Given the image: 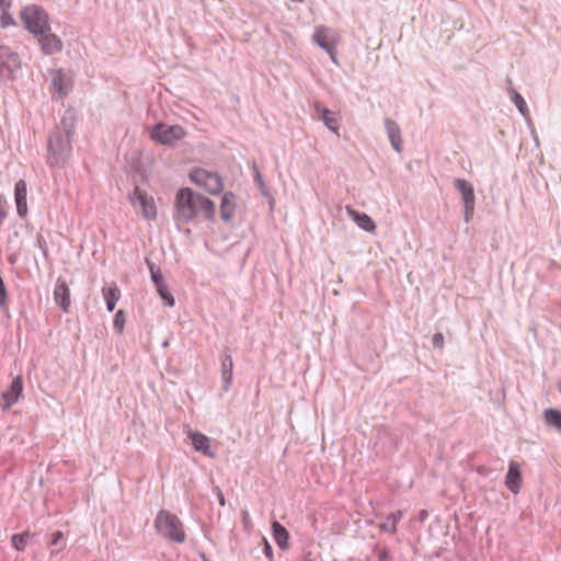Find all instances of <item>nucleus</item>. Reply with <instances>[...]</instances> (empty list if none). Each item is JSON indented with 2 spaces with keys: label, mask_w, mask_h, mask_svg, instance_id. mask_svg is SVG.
<instances>
[{
  "label": "nucleus",
  "mask_w": 561,
  "mask_h": 561,
  "mask_svg": "<svg viewBox=\"0 0 561 561\" xmlns=\"http://www.w3.org/2000/svg\"><path fill=\"white\" fill-rule=\"evenodd\" d=\"M173 220L176 226L198 220L216 221V205L207 196L191 187H181L175 194Z\"/></svg>",
  "instance_id": "f257e3e1"
},
{
  "label": "nucleus",
  "mask_w": 561,
  "mask_h": 561,
  "mask_svg": "<svg viewBox=\"0 0 561 561\" xmlns=\"http://www.w3.org/2000/svg\"><path fill=\"white\" fill-rule=\"evenodd\" d=\"M72 151V140L65 133L50 131L47 140V163L54 168H62Z\"/></svg>",
  "instance_id": "f03ea898"
},
{
  "label": "nucleus",
  "mask_w": 561,
  "mask_h": 561,
  "mask_svg": "<svg viewBox=\"0 0 561 561\" xmlns=\"http://www.w3.org/2000/svg\"><path fill=\"white\" fill-rule=\"evenodd\" d=\"M154 528L161 537L169 541L183 543L186 539L182 522L175 514L167 510H161L157 514Z\"/></svg>",
  "instance_id": "7ed1b4c3"
},
{
  "label": "nucleus",
  "mask_w": 561,
  "mask_h": 561,
  "mask_svg": "<svg viewBox=\"0 0 561 561\" xmlns=\"http://www.w3.org/2000/svg\"><path fill=\"white\" fill-rule=\"evenodd\" d=\"M20 19L31 34L37 36L50 31L49 15L47 11L37 4H28L21 9Z\"/></svg>",
  "instance_id": "20e7f679"
},
{
  "label": "nucleus",
  "mask_w": 561,
  "mask_h": 561,
  "mask_svg": "<svg viewBox=\"0 0 561 561\" xmlns=\"http://www.w3.org/2000/svg\"><path fill=\"white\" fill-rule=\"evenodd\" d=\"M185 135L186 131L182 126L168 125L163 123L156 124L150 131V137L152 140L168 146H171L178 140L183 139Z\"/></svg>",
  "instance_id": "39448f33"
},
{
  "label": "nucleus",
  "mask_w": 561,
  "mask_h": 561,
  "mask_svg": "<svg viewBox=\"0 0 561 561\" xmlns=\"http://www.w3.org/2000/svg\"><path fill=\"white\" fill-rule=\"evenodd\" d=\"M127 198L134 206L139 205L141 209V216L146 220H153L157 218V207L154 199L145 190L135 185L134 188L128 193Z\"/></svg>",
  "instance_id": "423d86ee"
},
{
  "label": "nucleus",
  "mask_w": 561,
  "mask_h": 561,
  "mask_svg": "<svg viewBox=\"0 0 561 561\" xmlns=\"http://www.w3.org/2000/svg\"><path fill=\"white\" fill-rule=\"evenodd\" d=\"M21 68V58L7 45H0V81L14 79V73Z\"/></svg>",
  "instance_id": "0eeeda50"
},
{
  "label": "nucleus",
  "mask_w": 561,
  "mask_h": 561,
  "mask_svg": "<svg viewBox=\"0 0 561 561\" xmlns=\"http://www.w3.org/2000/svg\"><path fill=\"white\" fill-rule=\"evenodd\" d=\"M22 393L23 378L22 376H16L13 378L11 385L1 393V410L8 411L12 405H14L19 401Z\"/></svg>",
  "instance_id": "6e6552de"
},
{
  "label": "nucleus",
  "mask_w": 561,
  "mask_h": 561,
  "mask_svg": "<svg viewBox=\"0 0 561 561\" xmlns=\"http://www.w3.org/2000/svg\"><path fill=\"white\" fill-rule=\"evenodd\" d=\"M331 30L327 26H319L316 28L312 39L317 43L325 53L329 54L331 60L336 64V49L335 44L330 41L329 33Z\"/></svg>",
  "instance_id": "1a4fd4ad"
},
{
  "label": "nucleus",
  "mask_w": 561,
  "mask_h": 561,
  "mask_svg": "<svg viewBox=\"0 0 561 561\" xmlns=\"http://www.w3.org/2000/svg\"><path fill=\"white\" fill-rule=\"evenodd\" d=\"M50 85L58 93L59 99H64L72 89L73 82L62 69H57L51 78Z\"/></svg>",
  "instance_id": "9d476101"
},
{
  "label": "nucleus",
  "mask_w": 561,
  "mask_h": 561,
  "mask_svg": "<svg viewBox=\"0 0 561 561\" xmlns=\"http://www.w3.org/2000/svg\"><path fill=\"white\" fill-rule=\"evenodd\" d=\"M41 49L45 55H55L62 50L64 44L59 36L50 31L37 35Z\"/></svg>",
  "instance_id": "9b49d317"
},
{
  "label": "nucleus",
  "mask_w": 561,
  "mask_h": 561,
  "mask_svg": "<svg viewBox=\"0 0 561 561\" xmlns=\"http://www.w3.org/2000/svg\"><path fill=\"white\" fill-rule=\"evenodd\" d=\"M221 381H222V390L226 392L230 389L232 383V373H233V359L231 355V351L229 347H225L221 354Z\"/></svg>",
  "instance_id": "f8f14e48"
},
{
  "label": "nucleus",
  "mask_w": 561,
  "mask_h": 561,
  "mask_svg": "<svg viewBox=\"0 0 561 561\" xmlns=\"http://www.w3.org/2000/svg\"><path fill=\"white\" fill-rule=\"evenodd\" d=\"M54 299L56 305L64 311L69 312L71 300H70V290L66 283V280L60 277L57 279L55 289H54Z\"/></svg>",
  "instance_id": "ddd939ff"
},
{
  "label": "nucleus",
  "mask_w": 561,
  "mask_h": 561,
  "mask_svg": "<svg viewBox=\"0 0 561 561\" xmlns=\"http://www.w3.org/2000/svg\"><path fill=\"white\" fill-rule=\"evenodd\" d=\"M313 107H314L316 113L318 115H320V117H321L323 124L327 126V128L330 129L331 131L337 133V130L340 128V121H339L337 113L329 110L327 106H324L320 102H316Z\"/></svg>",
  "instance_id": "4468645a"
},
{
  "label": "nucleus",
  "mask_w": 561,
  "mask_h": 561,
  "mask_svg": "<svg viewBox=\"0 0 561 561\" xmlns=\"http://www.w3.org/2000/svg\"><path fill=\"white\" fill-rule=\"evenodd\" d=\"M522 471L516 461H511L505 476V485L513 493L518 494L522 486Z\"/></svg>",
  "instance_id": "2eb2a0df"
},
{
  "label": "nucleus",
  "mask_w": 561,
  "mask_h": 561,
  "mask_svg": "<svg viewBox=\"0 0 561 561\" xmlns=\"http://www.w3.org/2000/svg\"><path fill=\"white\" fill-rule=\"evenodd\" d=\"M188 437L192 440V445L194 449L198 453H202L204 456L209 458H215V453L210 446V438L203 433L193 432L188 433Z\"/></svg>",
  "instance_id": "dca6fc26"
},
{
  "label": "nucleus",
  "mask_w": 561,
  "mask_h": 561,
  "mask_svg": "<svg viewBox=\"0 0 561 561\" xmlns=\"http://www.w3.org/2000/svg\"><path fill=\"white\" fill-rule=\"evenodd\" d=\"M27 186L24 180H20L14 187V199L16 205V213L19 217L24 218L26 217L28 209H27Z\"/></svg>",
  "instance_id": "f3484780"
},
{
  "label": "nucleus",
  "mask_w": 561,
  "mask_h": 561,
  "mask_svg": "<svg viewBox=\"0 0 561 561\" xmlns=\"http://www.w3.org/2000/svg\"><path fill=\"white\" fill-rule=\"evenodd\" d=\"M236 211V195L232 192H226L221 197L220 218L225 222H229Z\"/></svg>",
  "instance_id": "a211bd4d"
},
{
  "label": "nucleus",
  "mask_w": 561,
  "mask_h": 561,
  "mask_svg": "<svg viewBox=\"0 0 561 561\" xmlns=\"http://www.w3.org/2000/svg\"><path fill=\"white\" fill-rule=\"evenodd\" d=\"M196 185L203 187L208 193L216 195L222 192V178H190Z\"/></svg>",
  "instance_id": "6ab92c4d"
},
{
  "label": "nucleus",
  "mask_w": 561,
  "mask_h": 561,
  "mask_svg": "<svg viewBox=\"0 0 561 561\" xmlns=\"http://www.w3.org/2000/svg\"><path fill=\"white\" fill-rule=\"evenodd\" d=\"M272 535H273L274 541L276 542L277 547L280 550L288 549L289 533L286 529V527L283 526L277 520L272 522Z\"/></svg>",
  "instance_id": "aec40b11"
},
{
  "label": "nucleus",
  "mask_w": 561,
  "mask_h": 561,
  "mask_svg": "<svg viewBox=\"0 0 561 561\" xmlns=\"http://www.w3.org/2000/svg\"><path fill=\"white\" fill-rule=\"evenodd\" d=\"M103 297L106 302L107 311L112 312L115 309V306L121 297V289L116 285V283H111L107 286L102 288Z\"/></svg>",
  "instance_id": "412c9836"
},
{
  "label": "nucleus",
  "mask_w": 561,
  "mask_h": 561,
  "mask_svg": "<svg viewBox=\"0 0 561 561\" xmlns=\"http://www.w3.org/2000/svg\"><path fill=\"white\" fill-rule=\"evenodd\" d=\"M455 187L460 192L462 203H476L473 185L465 179L457 178L455 181Z\"/></svg>",
  "instance_id": "4be33fe9"
},
{
  "label": "nucleus",
  "mask_w": 561,
  "mask_h": 561,
  "mask_svg": "<svg viewBox=\"0 0 561 561\" xmlns=\"http://www.w3.org/2000/svg\"><path fill=\"white\" fill-rule=\"evenodd\" d=\"M385 128L392 148L400 151L401 136L399 125L394 121L386 118Z\"/></svg>",
  "instance_id": "5701e85b"
},
{
  "label": "nucleus",
  "mask_w": 561,
  "mask_h": 561,
  "mask_svg": "<svg viewBox=\"0 0 561 561\" xmlns=\"http://www.w3.org/2000/svg\"><path fill=\"white\" fill-rule=\"evenodd\" d=\"M348 214L352 216L353 220L356 222V225L362 228L363 230L367 232H371L376 229V224L371 219L370 216H368L365 213H359L357 210L347 208Z\"/></svg>",
  "instance_id": "b1692460"
},
{
  "label": "nucleus",
  "mask_w": 561,
  "mask_h": 561,
  "mask_svg": "<svg viewBox=\"0 0 561 561\" xmlns=\"http://www.w3.org/2000/svg\"><path fill=\"white\" fill-rule=\"evenodd\" d=\"M507 92L510 94V98H511V101L515 104V106L517 107L518 112L520 113L522 116L524 117H527L528 114H529V110H528V106H527V103L525 101V99L523 98V95L520 93H518L512 85V81L511 79L507 78Z\"/></svg>",
  "instance_id": "393cba45"
},
{
  "label": "nucleus",
  "mask_w": 561,
  "mask_h": 561,
  "mask_svg": "<svg viewBox=\"0 0 561 561\" xmlns=\"http://www.w3.org/2000/svg\"><path fill=\"white\" fill-rule=\"evenodd\" d=\"M257 190L268 204L270 210L272 211L275 206L274 193L265 181V178H254Z\"/></svg>",
  "instance_id": "a878e982"
},
{
  "label": "nucleus",
  "mask_w": 561,
  "mask_h": 561,
  "mask_svg": "<svg viewBox=\"0 0 561 561\" xmlns=\"http://www.w3.org/2000/svg\"><path fill=\"white\" fill-rule=\"evenodd\" d=\"M75 125H76L75 117L72 115H65L61 118L60 124L58 126H56L53 129V131L65 133L67 136H69V139L72 140L73 135H75Z\"/></svg>",
  "instance_id": "bb28decb"
},
{
  "label": "nucleus",
  "mask_w": 561,
  "mask_h": 561,
  "mask_svg": "<svg viewBox=\"0 0 561 561\" xmlns=\"http://www.w3.org/2000/svg\"><path fill=\"white\" fill-rule=\"evenodd\" d=\"M49 548L51 549L50 554L54 556L59 551L64 550L66 547L65 536L61 530H56L51 534L50 540L48 542Z\"/></svg>",
  "instance_id": "cd10ccee"
},
{
  "label": "nucleus",
  "mask_w": 561,
  "mask_h": 561,
  "mask_svg": "<svg viewBox=\"0 0 561 561\" xmlns=\"http://www.w3.org/2000/svg\"><path fill=\"white\" fill-rule=\"evenodd\" d=\"M33 536L30 530H25L20 534H13L11 536L12 547L18 551H24L27 545L28 539Z\"/></svg>",
  "instance_id": "c85d7f7f"
},
{
  "label": "nucleus",
  "mask_w": 561,
  "mask_h": 561,
  "mask_svg": "<svg viewBox=\"0 0 561 561\" xmlns=\"http://www.w3.org/2000/svg\"><path fill=\"white\" fill-rule=\"evenodd\" d=\"M543 417L548 425L561 431V412L559 410L549 408L545 410Z\"/></svg>",
  "instance_id": "c756f323"
},
{
  "label": "nucleus",
  "mask_w": 561,
  "mask_h": 561,
  "mask_svg": "<svg viewBox=\"0 0 561 561\" xmlns=\"http://www.w3.org/2000/svg\"><path fill=\"white\" fill-rule=\"evenodd\" d=\"M156 289L165 306H168V307L174 306V304H175L174 297L170 293V290L164 282L156 285Z\"/></svg>",
  "instance_id": "7c9ffc66"
},
{
  "label": "nucleus",
  "mask_w": 561,
  "mask_h": 561,
  "mask_svg": "<svg viewBox=\"0 0 561 561\" xmlns=\"http://www.w3.org/2000/svg\"><path fill=\"white\" fill-rule=\"evenodd\" d=\"M12 7V1L8 2L7 7H0L1 15H0V25L1 27L5 28L8 26L15 25V20L13 19L12 14L10 13V9Z\"/></svg>",
  "instance_id": "2f4dec72"
},
{
  "label": "nucleus",
  "mask_w": 561,
  "mask_h": 561,
  "mask_svg": "<svg viewBox=\"0 0 561 561\" xmlns=\"http://www.w3.org/2000/svg\"><path fill=\"white\" fill-rule=\"evenodd\" d=\"M146 262H147V265H148V268L150 272V278H151L152 283L154 284V286L163 283L164 279H163V275H162L160 266H158L156 263H153L150 260H146Z\"/></svg>",
  "instance_id": "473e14b6"
},
{
  "label": "nucleus",
  "mask_w": 561,
  "mask_h": 561,
  "mask_svg": "<svg viewBox=\"0 0 561 561\" xmlns=\"http://www.w3.org/2000/svg\"><path fill=\"white\" fill-rule=\"evenodd\" d=\"M125 325V314L122 309L117 310L113 319V328L116 332L122 333Z\"/></svg>",
  "instance_id": "72a5a7b5"
},
{
  "label": "nucleus",
  "mask_w": 561,
  "mask_h": 561,
  "mask_svg": "<svg viewBox=\"0 0 561 561\" xmlns=\"http://www.w3.org/2000/svg\"><path fill=\"white\" fill-rule=\"evenodd\" d=\"M380 529L393 535L397 533V524L393 520H389V516H387L386 520L380 525Z\"/></svg>",
  "instance_id": "f704fd0d"
},
{
  "label": "nucleus",
  "mask_w": 561,
  "mask_h": 561,
  "mask_svg": "<svg viewBox=\"0 0 561 561\" xmlns=\"http://www.w3.org/2000/svg\"><path fill=\"white\" fill-rule=\"evenodd\" d=\"M7 216H8L7 199L2 194H0V226L3 224Z\"/></svg>",
  "instance_id": "c9c22d12"
},
{
  "label": "nucleus",
  "mask_w": 561,
  "mask_h": 561,
  "mask_svg": "<svg viewBox=\"0 0 561 561\" xmlns=\"http://www.w3.org/2000/svg\"><path fill=\"white\" fill-rule=\"evenodd\" d=\"M474 205L476 203L463 204V219L466 222H469L472 218L474 213Z\"/></svg>",
  "instance_id": "e433bc0d"
},
{
  "label": "nucleus",
  "mask_w": 561,
  "mask_h": 561,
  "mask_svg": "<svg viewBox=\"0 0 561 561\" xmlns=\"http://www.w3.org/2000/svg\"><path fill=\"white\" fill-rule=\"evenodd\" d=\"M432 345L435 348L442 350L444 347V335L440 332L435 333L432 336Z\"/></svg>",
  "instance_id": "4c0bfd02"
},
{
  "label": "nucleus",
  "mask_w": 561,
  "mask_h": 561,
  "mask_svg": "<svg viewBox=\"0 0 561 561\" xmlns=\"http://www.w3.org/2000/svg\"><path fill=\"white\" fill-rule=\"evenodd\" d=\"M263 543H264V547H263V553L264 556L270 560V561H273V548L272 546L270 545V542L263 538Z\"/></svg>",
  "instance_id": "58836bf2"
},
{
  "label": "nucleus",
  "mask_w": 561,
  "mask_h": 561,
  "mask_svg": "<svg viewBox=\"0 0 561 561\" xmlns=\"http://www.w3.org/2000/svg\"><path fill=\"white\" fill-rule=\"evenodd\" d=\"M187 175H207V176H210V175H218L217 173H214V172H210V171H205V170H199V169H195V170H191L188 172Z\"/></svg>",
  "instance_id": "ea45409f"
},
{
  "label": "nucleus",
  "mask_w": 561,
  "mask_h": 561,
  "mask_svg": "<svg viewBox=\"0 0 561 561\" xmlns=\"http://www.w3.org/2000/svg\"><path fill=\"white\" fill-rule=\"evenodd\" d=\"M390 558V551L388 548H382L378 552V560L379 561H387Z\"/></svg>",
  "instance_id": "a19ab883"
},
{
  "label": "nucleus",
  "mask_w": 561,
  "mask_h": 561,
  "mask_svg": "<svg viewBox=\"0 0 561 561\" xmlns=\"http://www.w3.org/2000/svg\"><path fill=\"white\" fill-rule=\"evenodd\" d=\"M215 493H216V497H217L218 503L220 504V506H225L226 500H225L224 492L219 488H216L215 489Z\"/></svg>",
  "instance_id": "79ce46f5"
},
{
  "label": "nucleus",
  "mask_w": 561,
  "mask_h": 561,
  "mask_svg": "<svg viewBox=\"0 0 561 561\" xmlns=\"http://www.w3.org/2000/svg\"><path fill=\"white\" fill-rule=\"evenodd\" d=\"M388 516L389 520H393L396 524H398V522H400L401 518L403 517V513L402 511H397L394 513L389 514Z\"/></svg>",
  "instance_id": "37998d69"
},
{
  "label": "nucleus",
  "mask_w": 561,
  "mask_h": 561,
  "mask_svg": "<svg viewBox=\"0 0 561 561\" xmlns=\"http://www.w3.org/2000/svg\"><path fill=\"white\" fill-rule=\"evenodd\" d=\"M427 516H428L427 511H425V510L420 511V513H419V519H420L421 522H424V520L427 518Z\"/></svg>",
  "instance_id": "c03bdc74"
},
{
  "label": "nucleus",
  "mask_w": 561,
  "mask_h": 561,
  "mask_svg": "<svg viewBox=\"0 0 561 561\" xmlns=\"http://www.w3.org/2000/svg\"><path fill=\"white\" fill-rule=\"evenodd\" d=\"M45 243H46V241H45L44 237H43L42 234H39V236L37 237V244H38V247H39L41 249H43V248H44V245H45Z\"/></svg>",
  "instance_id": "a18cd8bd"
},
{
  "label": "nucleus",
  "mask_w": 561,
  "mask_h": 561,
  "mask_svg": "<svg viewBox=\"0 0 561 561\" xmlns=\"http://www.w3.org/2000/svg\"><path fill=\"white\" fill-rule=\"evenodd\" d=\"M199 557H201L202 561H205V559H208L204 552H201Z\"/></svg>",
  "instance_id": "49530a36"
},
{
  "label": "nucleus",
  "mask_w": 561,
  "mask_h": 561,
  "mask_svg": "<svg viewBox=\"0 0 561 561\" xmlns=\"http://www.w3.org/2000/svg\"><path fill=\"white\" fill-rule=\"evenodd\" d=\"M205 561H210L209 559H205Z\"/></svg>",
  "instance_id": "de8ad7c7"
}]
</instances>
